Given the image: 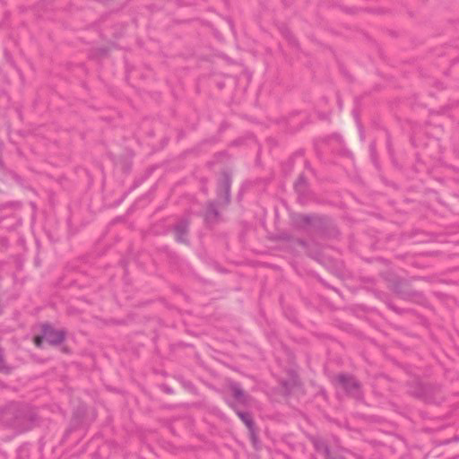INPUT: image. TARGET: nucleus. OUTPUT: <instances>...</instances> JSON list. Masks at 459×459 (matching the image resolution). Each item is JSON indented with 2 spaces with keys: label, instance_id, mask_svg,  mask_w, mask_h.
I'll return each mask as SVG.
<instances>
[{
  "label": "nucleus",
  "instance_id": "4",
  "mask_svg": "<svg viewBox=\"0 0 459 459\" xmlns=\"http://www.w3.org/2000/svg\"><path fill=\"white\" fill-rule=\"evenodd\" d=\"M188 227H189V221L187 219L180 220L174 226L173 230L176 234V239L178 242L184 243V244H186L188 242V240H187Z\"/></svg>",
  "mask_w": 459,
  "mask_h": 459
},
{
  "label": "nucleus",
  "instance_id": "2",
  "mask_svg": "<svg viewBox=\"0 0 459 459\" xmlns=\"http://www.w3.org/2000/svg\"><path fill=\"white\" fill-rule=\"evenodd\" d=\"M42 334L45 340L51 345H59L62 343L66 336V332L63 329H55L49 324L42 325Z\"/></svg>",
  "mask_w": 459,
  "mask_h": 459
},
{
  "label": "nucleus",
  "instance_id": "8",
  "mask_svg": "<svg viewBox=\"0 0 459 459\" xmlns=\"http://www.w3.org/2000/svg\"><path fill=\"white\" fill-rule=\"evenodd\" d=\"M314 446L316 450L322 453L325 458L331 455L329 446L323 440H316Z\"/></svg>",
  "mask_w": 459,
  "mask_h": 459
},
{
  "label": "nucleus",
  "instance_id": "10",
  "mask_svg": "<svg viewBox=\"0 0 459 459\" xmlns=\"http://www.w3.org/2000/svg\"><path fill=\"white\" fill-rule=\"evenodd\" d=\"M0 371L4 373L10 372V368L5 365L4 359V352L3 350L0 348Z\"/></svg>",
  "mask_w": 459,
  "mask_h": 459
},
{
  "label": "nucleus",
  "instance_id": "15",
  "mask_svg": "<svg viewBox=\"0 0 459 459\" xmlns=\"http://www.w3.org/2000/svg\"><path fill=\"white\" fill-rule=\"evenodd\" d=\"M282 385H283V386H284V387H285L286 389H288V385H287V383H285V382H282Z\"/></svg>",
  "mask_w": 459,
  "mask_h": 459
},
{
  "label": "nucleus",
  "instance_id": "7",
  "mask_svg": "<svg viewBox=\"0 0 459 459\" xmlns=\"http://www.w3.org/2000/svg\"><path fill=\"white\" fill-rule=\"evenodd\" d=\"M238 416L241 419V420L245 423L248 430L251 434H254L255 431V423L252 418V415L249 412L235 410Z\"/></svg>",
  "mask_w": 459,
  "mask_h": 459
},
{
  "label": "nucleus",
  "instance_id": "13",
  "mask_svg": "<svg viewBox=\"0 0 459 459\" xmlns=\"http://www.w3.org/2000/svg\"><path fill=\"white\" fill-rule=\"evenodd\" d=\"M325 459H344V458L342 456H333V455H330Z\"/></svg>",
  "mask_w": 459,
  "mask_h": 459
},
{
  "label": "nucleus",
  "instance_id": "1",
  "mask_svg": "<svg viewBox=\"0 0 459 459\" xmlns=\"http://www.w3.org/2000/svg\"><path fill=\"white\" fill-rule=\"evenodd\" d=\"M333 382L337 386L342 388L349 395L356 399L362 398L360 385L352 376L339 374L333 377Z\"/></svg>",
  "mask_w": 459,
  "mask_h": 459
},
{
  "label": "nucleus",
  "instance_id": "14",
  "mask_svg": "<svg viewBox=\"0 0 459 459\" xmlns=\"http://www.w3.org/2000/svg\"><path fill=\"white\" fill-rule=\"evenodd\" d=\"M299 244L302 247L306 246V242L304 240H299Z\"/></svg>",
  "mask_w": 459,
  "mask_h": 459
},
{
  "label": "nucleus",
  "instance_id": "11",
  "mask_svg": "<svg viewBox=\"0 0 459 459\" xmlns=\"http://www.w3.org/2000/svg\"><path fill=\"white\" fill-rule=\"evenodd\" d=\"M312 221V216L310 215H301L300 216V223L303 225L310 224Z\"/></svg>",
  "mask_w": 459,
  "mask_h": 459
},
{
  "label": "nucleus",
  "instance_id": "3",
  "mask_svg": "<svg viewBox=\"0 0 459 459\" xmlns=\"http://www.w3.org/2000/svg\"><path fill=\"white\" fill-rule=\"evenodd\" d=\"M231 178L229 173L224 172L218 185V196L224 198V204H229L230 201Z\"/></svg>",
  "mask_w": 459,
  "mask_h": 459
},
{
  "label": "nucleus",
  "instance_id": "6",
  "mask_svg": "<svg viewBox=\"0 0 459 459\" xmlns=\"http://www.w3.org/2000/svg\"><path fill=\"white\" fill-rule=\"evenodd\" d=\"M219 211L217 210L214 203L211 202L208 204L204 219L207 223H214L218 221Z\"/></svg>",
  "mask_w": 459,
  "mask_h": 459
},
{
  "label": "nucleus",
  "instance_id": "12",
  "mask_svg": "<svg viewBox=\"0 0 459 459\" xmlns=\"http://www.w3.org/2000/svg\"><path fill=\"white\" fill-rule=\"evenodd\" d=\"M45 338L42 336H36L34 339L35 345L39 348L42 346V343L44 342Z\"/></svg>",
  "mask_w": 459,
  "mask_h": 459
},
{
  "label": "nucleus",
  "instance_id": "5",
  "mask_svg": "<svg viewBox=\"0 0 459 459\" xmlns=\"http://www.w3.org/2000/svg\"><path fill=\"white\" fill-rule=\"evenodd\" d=\"M233 397L241 404H247L248 396L245 394L241 385L238 383H231L230 385Z\"/></svg>",
  "mask_w": 459,
  "mask_h": 459
},
{
  "label": "nucleus",
  "instance_id": "9",
  "mask_svg": "<svg viewBox=\"0 0 459 459\" xmlns=\"http://www.w3.org/2000/svg\"><path fill=\"white\" fill-rule=\"evenodd\" d=\"M307 187V181L303 175H300L295 183V189L299 193L305 192Z\"/></svg>",
  "mask_w": 459,
  "mask_h": 459
}]
</instances>
